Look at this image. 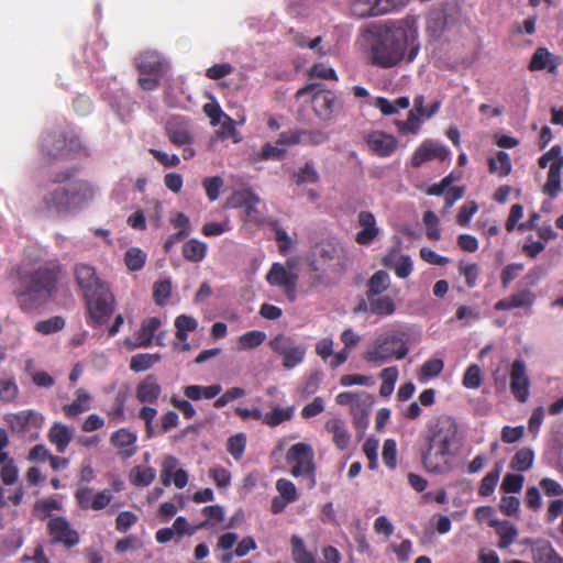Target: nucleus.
Segmentation results:
<instances>
[{"label":"nucleus","instance_id":"nucleus-16","mask_svg":"<svg viewBox=\"0 0 563 563\" xmlns=\"http://www.w3.org/2000/svg\"><path fill=\"white\" fill-rule=\"evenodd\" d=\"M450 152L442 144L427 140L415 151L411 157V165L420 167L423 163L431 159H439L441 162L449 158Z\"/></svg>","mask_w":563,"mask_h":563},{"label":"nucleus","instance_id":"nucleus-29","mask_svg":"<svg viewBox=\"0 0 563 563\" xmlns=\"http://www.w3.org/2000/svg\"><path fill=\"white\" fill-rule=\"evenodd\" d=\"M177 459L168 456L164 462V468L162 471V482L165 486L170 484V477H173L174 485L181 489L188 484V474L185 470L178 468L172 474V470L176 466Z\"/></svg>","mask_w":563,"mask_h":563},{"label":"nucleus","instance_id":"nucleus-41","mask_svg":"<svg viewBox=\"0 0 563 563\" xmlns=\"http://www.w3.org/2000/svg\"><path fill=\"white\" fill-rule=\"evenodd\" d=\"M291 556L295 563H316L314 555L306 550L302 539L298 536L291 538Z\"/></svg>","mask_w":563,"mask_h":563},{"label":"nucleus","instance_id":"nucleus-2","mask_svg":"<svg viewBox=\"0 0 563 563\" xmlns=\"http://www.w3.org/2000/svg\"><path fill=\"white\" fill-rule=\"evenodd\" d=\"M456 420L449 415H440L427 424L426 449L421 453L423 467L429 473L443 474L451 470L452 459L462 445Z\"/></svg>","mask_w":563,"mask_h":563},{"label":"nucleus","instance_id":"nucleus-64","mask_svg":"<svg viewBox=\"0 0 563 563\" xmlns=\"http://www.w3.org/2000/svg\"><path fill=\"white\" fill-rule=\"evenodd\" d=\"M525 266L521 263H512L506 265L500 274V280L504 288H507L510 283L516 279L519 274L523 271Z\"/></svg>","mask_w":563,"mask_h":563},{"label":"nucleus","instance_id":"nucleus-52","mask_svg":"<svg viewBox=\"0 0 563 563\" xmlns=\"http://www.w3.org/2000/svg\"><path fill=\"white\" fill-rule=\"evenodd\" d=\"M172 294V283L168 279L153 285V299L157 306H165Z\"/></svg>","mask_w":563,"mask_h":563},{"label":"nucleus","instance_id":"nucleus-44","mask_svg":"<svg viewBox=\"0 0 563 563\" xmlns=\"http://www.w3.org/2000/svg\"><path fill=\"white\" fill-rule=\"evenodd\" d=\"M398 368L396 366L386 367L380 372L379 376L383 383L379 388V394L383 397H388L391 395L398 378Z\"/></svg>","mask_w":563,"mask_h":563},{"label":"nucleus","instance_id":"nucleus-34","mask_svg":"<svg viewBox=\"0 0 563 563\" xmlns=\"http://www.w3.org/2000/svg\"><path fill=\"white\" fill-rule=\"evenodd\" d=\"M208 246L205 242L197 239H190L183 245V256L186 261L199 263L205 260Z\"/></svg>","mask_w":563,"mask_h":563},{"label":"nucleus","instance_id":"nucleus-14","mask_svg":"<svg viewBox=\"0 0 563 563\" xmlns=\"http://www.w3.org/2000/svg\"><path fill=\"white\" fill-rule=\"evenodd\" d=\"M297 279L298 276L280 263H274L266 275L267 283L282 287L289 301L296 300Z\"/></svg>","mask_w":563,"mask_h":563},{"label":"nucleus","instance_id":"nucleus-47","mask_svg":"<svg viewBox=\"0 0 563 563\" xmlns=\"http://www.w3.org/2000/svg\"><path fill=\"white\" fill-rule=\"evenodd\" d=\"M420 117L421 115L416 113V111H409L407 120L396 121L398 132L400 134H417L421 125Z\"/></svg>","mask_w":563,"mask_h":563},{"label":"nucleus","instance_id":"nucleus-43","mask_svg":"<svg viewBox=\"0 0 563 563\" xmlns=\"http://www.w3.org/2000/svg\"><path fill=\"white\" fill-rule=\"evenodd\" d=\"M500 477V466L497 464L494 470L489 471L481 481L478 487V495L482 497L490 496L499 481Z\"/></svg>","mask_w":563,"mask_h":563},{"label":"nucleus","instance_id":"nucleus-59","mask_svg":"<svg viewBox=\"0 0 563 563\" xmlns=\"http://www.w3.org/2000/svg\"><path fill=\"white\" fill-rule=\"evenodd\" d=\"M383 462L390 468L395 470L397 466V444L393 439H387L383 445Z\"/></svg>","mask_w":563,"mask_h":563},{"label":"nucleus","instance_id":"nucleus-10","mask_svg":"<svg viewBox=\"0 0 563 563\" xmlns=\"http://www.w3.org/2000/svg\"><path fill=\"white\" fill-rule=\"evenodd\" d=\"M46 530L49 536V543L53 545L71 549L80 542L79 532L71 527L65 517L52 516L47 521Z\"/></svg>","mask_w":563,"mask_h":563},{"label":"nucleus","instance_id":"nucleus-36","mask_svg":"<svg viewBox=\"0 0 563 563\" xmlns=\"http://www.w3.org/2000/svg\"><path fill=\"white\" fill-rule=\"evenodd\" d=\"M243 199L241 201L242 206L245 209L246 217L256 224H261L263 222V216L257 210L256 206L260 202V198L253 191H244L240 195Z\"/></svg>","mask_w":563,"mask_h":563},{"label":"nucleus","instance_id":"nucleus-6","mask_svg":"<svg viewBox=\"0 0 563 563\" xmlns=\"http://www.w3.org/2000/svg\"><path fill=\"white\" fill-rule=\"evenodd\" d=\"M409 333L404 329H393L378 334L366 350L363 358L380 366L391 360H402L409 353Z\"/></svg>","mask_w":563,"mask_h":563},{"label":"nucleus","instance_id":"nucleus-15","mask_svg":"<svg viewBox=\"0 0 563 563\" xmlns=\"http://www.w3.org/2000/svg\"><path fill=\"white\" fill-rule=\"evenodd\" d=\"M137 434L128 428H120L110 437V443L118 450V454L123 460H129L137 452Z\"/></svg>","mask_w":563,"mask_h":563},{"label":"nucleus","instance_id":"nucleus-57","mask_svg":"<svg viewBox=\"0 0 563 563\" xmlns=\"http://www.w3.org/2000/svg\"><path fill=\"white\" fill-rule=\"evenodd\" d=\"M463 386L470 389H476L482 385V371L477 364L467 367L463 376Z\"/></svg>","mask_w":563,"mask_h":563},{"label":"nucleus","instance_id":"nucleus-60","mask_svg":"<svg viewBox=\"0 0 563 563\" xmlns=\"http://www.w3.org/2000/svg\"><path fill=\"white\" fill-rule=\"evenodd\" d=\"M0 478L4 485H12L18 479L19 470L14 460L8 456V461L1 464Z\"/></svg>","mask_w":563,"mask_h":563},{"label":"nucleus","instance_id":"nucleus-42","mask_svg":"<svg viewBox=\"0 0 563 563\" xmlns=\"http://www.w3.org/2000/svg\"><path fill=\"white\" fill-rule=\"evenodd\" d=\"M444 363L441 358H431L426 361L418 373V379L421 383H426L427 380L438 377L443 371Z\"/></svg>","mask_w":563,"mask_h":563},{"label":"nucleus","instance_id":"nucleus-38","mask_svg":"<svg viewBox=\"0 0 563 563\" xmlns=\"http://www.w3.org/2000/svg\"><path fill=\"white\" fill-rule=\"evenodd\" d=\"M292 416H294V407L292 406L287 407V408H280L277 406V407L273 408L272 411L264 413L263 423L271 428H275L283 422L290 420L292 418Z\"/></svg>","mask_w":563,"mask_h":563},{"label":"nucleus","instance_id":"nucleus-56","mask_svg":"<svg viewBox=\"0 0 563 563\" xmlns=\"http://www.w3.org/2000/svg\"><path fill=\"white\" fill-rule=\"evenodd\" d=\"M422 220L427 228L426 234L428 239L438 241L441 238V233L439 229V218L437 214L433 211L428 210L423 213Z\"/></svg>","mask_w":563,"mask_h":563},{"label":"nucleus","instance_id":"nucleus-5","mask_svg":"<svg viewBox=\"0 0 563 563\" xmlns=\"http://www.w3.org/2000/svg\"><path fill=\"white\" fill-rule=\"evenodd\" d=\"M77 173L76 168H67L56 173L42 186L41 209L53 217H62L69 213L75 207L76 198L82 194L92 197L93 190L87 181H76L66 185Z\"/></svg>","mask_w":563,"mask_h":563},{"label":"nucleus","instance_id":"nucleus-23","mask_svg":"<svg viewBox=\"0 0 563 563\" xmlns=\"http://www.w3.org/2000/svg\"><path fill=\"white\" fill-rule=\"evenodd\" d=\"M161 319L157 317L144 319L140 329L135 332V343L132 344V347L150 346L155 333L161 328Z\"/></svg>","mask_w":563,"mask_h":563},{"label":"nucleus","instance_id":"nucleus-45","mask_svg":"<svg viewBox=\"0 0 563 563\" xmlns=\"http://www.w3.org/2000/svg\"><path fill=\"white\" fill-rule=\"evenodd\" d=\"M198 322L195 318L180 314L175 319L176 338L180 341L187 340V333L197 329Z\"/></svg>","mask_w":563,"mask_h":563},{"label":"nucleus","instance_id":"nucleus-9","mask_svg":"<svg viewBox=\"0 0 563 563\" xmlns=\"http://www.w3.org/2000/svg\"><path fill=\"white\" fill-rule=\"evenodd\" d=\"M42 154L47 163L56 159H67L81 151L79 139H67L63 133L48 132L42 140Z\"/></svg>","mask_w":563,"mask_h":563},{"label":"nucleus","instance_id":"nucleus-28","mask_svg":"<svg viewBox=\"0 0 563 563\" xmlns=\"http://www.w3.org/2000/svg\"><path fill=\"white\" fill-rule=\"evenodd\" d=\"M325 429L332 434V441L339 450L344 451L349 448L351 434L343 420L330 419L325 422Z\"/></svg>","mask_w":563,"mask_h":563},{"label":"nucleus","instance_id":"nucleus-33","mask_svg":"<svg viewBox=\"0 0 563 563\" xmlns=\"http://www.w3.org/2000/svg\"><path fill=\"white\" fill-rule=\"evenodd\" d=\"M536 563H563V558L549 541H539L532 549Z\"/></svg>","mask_w":563,"mask_h":563},{"label":"nucleus","instance_id":"nucleus-39","mask_svg":"<svg viewBox=\"0 0 563 563\" xmlns=\"http://www.w3.org/2000/svg\"><path fill=\"white\" fill-rule=\"evenodd\" d=\"M511 159L508 153L500 151L496 158L488 159V169L490 173H497L500 177H506L511 173Z\"/></svg>","mask_w":563,"mask_h":563},{"label":"nucleus","instance_id":"nucleus-37","mask_svg":"<svg viewBox=\"0 0 563 563\" xmlns=\"http://www.w3.org/2000/svg\"><path fill=\"white\" fill-rule=\"evenodd\" d=\"M534 452L530 448H522L516 452L510 461V467L518 472H526L532 467Z\"/></svg>","mask_w":563,"mask_h":563},{"label":"nucleus","instance_id":"nucleus-20","mask_svg":"<svg viewBox=\"0 0 563 563\" xmlns=\"http://www.w3.org/2000/svg\"><path fill=\"white\" fill-rule=\"evenodd\" d=\"M162 395V386L154 374L146 375L136 386L135 396L142 404L154 405Z\"/></svg>","mask_w":563,"mask_h":563},{"label":"nucleus","instance_id":"nucleus-49","mask_svg":"<svg viewBox=\"0 0 563 563\" xmlns=\"http://www.w3.org/2000/svg\"><path fill=\"white\" fill-rule=\"evenodd\" d=\"M202 514L206 516V520L198 526L200 529H207L224 519V510L219 505L203 507Z\"/></svg>","mask_w":563,"mask_h":563},{"label":"nucleus","instance_id":"nucleus-25","mask_svg":"<svg viewBox=\"0 0 563 563\" xmlns=\"http://www.w3.org/2000/svg\"><path fill=\"white\" fill-rule=\"evenodd\" d=\"M534 296L529 289H522L509 297L503 298L495 303V309L511 310L515 308H530L533 305Z\"/></svg>","mask_w":563,"mask_h":563},{"label":"nucleus","instance_id":"nucleus-40","mask_svg":"<svg viewBox=\"0 0 563 563\" xmlns=\"http://www.w3.org/2000/svg\"><path fill=\"white\" fill-rule=\"evenodd\" d=\"M161 361V355L157 353H139L131 357L130 368L131 371L139 373L150 369L157 362Z\"/></svg>","mask_w":563,"mask_h":563},{"label":"nucleus","instance_id":"nucleus-27","mask_svg":"<svg viewBox=\"0 0 563 563\" xmlns=\"http://www.w3.org/2000/svg\"><path fill=\"white\" fill-rule=\"evenodd\" d=\"M563 167V157L551 163L548 172L547 181L542 188V192L550 198H556L562 188H561V170Z\"/></svg>","mask_w":563,"mask_h":563},{"label":"nucleus","instance_id":"nucleus-1","mask_svg":"<svg viewBox=\"0 0 563 563\" xmlns=\"http://www.w3.org/2000/svg\"><path fill=\"white\" fill-rule=\"evenodd\" d=\"M373 35L372 64L383 68H391L404 59L411 63L420 51L418 27L409 19L379 25L373 31Z\"/></svg>","mask_w":563,"mask_h":563},{"label":"nucleus","instance_id":"nucleus-4","mask_svg":"<svg viewBox=\"0 0 563 563\" xmlns=\"http://www.w3.org/2000/svg\"><path fill=\"white\" fill-rule=\"evenodd\" d=\"M74 276L87 308V324L100 328L106 324L115 308V298L107 282L102 280L96 268L85 263L74 267Z\"/></svg>","mask_w":563,"mask_h":563},{"label":"nucleus","instance_id":"nucleus-58","mask_svg":"<svg viewBox=\"0 0 563 563\" xmlns=\"http://www.w3.org/2000/svg\"><path fill=\"white\" fill-rule=\"evenodd\" d=\"M276 489L279 496L287 499L289 503H295L299 498L295 484L289 479L279 478L276 482Z\"/></svg>","mask_w":563,"mask_h":563},{"label":"nucleus","instance_id":"nucleus-12","mask_svg":"<svg viewBox=\"0 0 563 563\" xmlns=\"http://www.w3.org/2000/svg\"><path fill=\"white\" fill-rule=\"evenodd\" d=\"M510 391L518 402L525 404L530 397L531 380L528 375L527 364L523 360L517 358L510 367Z\"/></svg>","mask_w":563,"mask_h":563},{"label":"nucleus","instance_id":"nucleus-18","mask_svg":"<svg viewBox=\"0 0 563 563\" xmlns=\"http://www.w3.org/2000/svg\"><path fill=\"white\" fill-rule=\"evenodd\" d=\"M365 140L371 151L379 157L390 156L398 147L397 139L382 131L369 133Z\"/></svg>","mask_w":563,"mask_h":563},{"label":"nucleus","instance_id":"nucleus-24","mask_svg":"<svg viewBox=\"0 0 563 563\" xmlns=\"http://www.w3.org/2000/svg\"><path fill=\"white\" fill-rule=\"evenodd\" d=\"M136 69L143 75L163 76V62L155 52L141 53L135 58Z\"/></svg>","mask_w":563,"mask_h":563},{"label":"nucleus","instance_id":"nucleus-19","mask_svg":"<svg viewBox=\"0 0 563 563\" xmlns=\"http://www.w3.org/2000/svg\"><path fill=\"white\" fill-rule=\"evenodd\" d=\"M335 401L341 406H350L352 415L356 417L358 412L367 413L372 398L366 391H342L336 395Z\"/></svg>","mask_w":563,"mask_h":563},{"label":"nucleus","instance_id":"nucleus-3","mask_svg":"<svg viewBox=\"0 0 563 563\" xmlns=\"http://www.w3.org/2000/svg\"><path fill=\"white\" fill-rule=\"evenodd\" d=\"M63 276L57 261H47L32 271L18 269L13 295L19 307L25 312L44 307L57 295Z\"/></svg>","mask_w":563,"mask_h":563},{"label":"nucleus","instance_id":"nucleus-21","mask_svg":"<svg viewBox=\"0 0 563 563\" xmlns=\"http://www.w3.org/2000/svg\"><path fill=\"white\" fill-rule=\"evenodd\" d=\"M560 65V57L551 53L547 47H538L528 65L530 71L548 70L555 75Z\"/></svg>","mask_w":563,"mask_h":563},{"label":"nucleus","instance_id":"nucleus-55","mask_svg":"<svg viewBox=\"0 0 563 563\" xmlns=\"http://www.w3.org/2000/svg\"><path fill=\"white\" fill-rule=\"evenodd\" d=\"M296 184H316L319 180V174L311 162H307L296 174Z\"/></svg>","mask_w":563,"mask_h":563},{"label":"nucleus","instance_id":"nucleus-7","mask_svg":"<svg viewBox=\"0 0 563 563\" xmlns=\"http://www.w3.org/2000/svg\"><path fill=\"white\" fill-rule=\"evenodd\" d=\"M286 461L291 465L290 474L301 478L307 489H312L316 484L314 452L310 444L299 442L289 448Z\"/></svg>","mask_w":563,"mask_h":563},{"label":"nucleus","instance_id":"nucleus-32","mask_svg":"<svg viewBox=\"0 0 563 563\" xmlns=\"http://www.w3.org/2000/svg\"><path fill=\"white\" fill-rule=\"evenodd\" d=\"M75 396L71 404L63 406V412L67 418H76L90 409L91 396L84 388L77 389Z\"/></svg>","mask_w":563,"mask_h":563},{"label":"nucleus","instance_id":"nucleus-46","mask_svg":"<svg viewBox=\"0 0 563 563\" xmlns=\"http://www.w3.org/2000/svg\"><path fill=\"white\" fill-rule=\"evenodd\" d=\"M156 473L153 467L136 466L131 471L130 478L135 486H148L155 479Z\"/></svg>","mask_w":563,"mask_h":563},{"label":"nucleus","instance_id":"nucleus-26","mask_svg":"<svg viewBox=\"0 0 563 563\" xmlns=\"http://www.w3.org/2000/svg\"><path fill=\"white\" fill-rule=\"evenodd\" d=\"M489 526L495 528L499 537L497 547L501 550L510 547L518 537V529L508 520L490 519Z\"/></svg>","mask_w":563,"mask_h":563},{"label":"nucleus","instance_id":"nucleus-51","mask_svg":"<svg viewBox=\"0 0 563 563\" xmlns=\"http://www.w3.org/2000/svg\"><path fill=\"white\" fill-rule=\"evenodd\" d=\"M19 395V387L13 378L0 377V400L12 402Z\"/></svg>","mask_w":563,"mask_h":563},{"label":"nucleus","instance_id":"nucleus-53","mask_svg":"<svg viewBox=\"0 0 563 563\" xmlns=\"http://www.w3.org/2000/svg\"><path fill=\"white\" fill-rule=\"evenodd\" d=\"M265 340V332L252 330L242 334L239 339V343L243 350H249L260 346Z\"/></svg>","mask_w":563,"mask_h":563},{"label":"nucleus","instance_id":"nucleus-50","mask_svg":"<svg viewBox=\"0 0 563 563\" xmlns=\"http://www.w3.org/2000/svg\"><path fill=\"white\" fill-rule=\"evenodd\" d=\"M146 261V254L137 247L129 249L125 252L124 262L126 267L132 272H137L143 268Z\"/></svg>","mask_w":563,"mask_h":563},{"label":"nucleus","instance_id":"nucleus-48","mask_svg":"<svg viewBox=\"0 0 563 563\" xmlns=\"http://www.w3.org/2000/svg\"><path fill=\"white\" fill-rule=\"evenodd\" d=\"M64 327L65 319L60 316H54L46 320L38 321L35 324V331L47 335L63 330Z\"/></svg>","mask_w":563,"mask_h":563},{"label":"nucleus","instance_id":"nucleus-54","mask_svg":"<svg viewBox=\"0 0 563 563\" xmlns=\"http://www.w3.org/2000/svg\"><path fill=\"white\" fill-rule=\"evenodd\" d=\"M246 446V437L244 433H238L229 438L227 443L228 452L234 460L242 459Z\"/></svg>","mask_w":563,"mask_h":563},{"label":"nucleus","instance_id":"nucleus-62","mask_svg":"<svg viewBox=\"0 0 563 563\" xmlns=\"http://www.w3.org/2000/svg\"><path fill=\"white\" fill-rule=\"evenodd\" d=\"M302 134L301 130L284 131L279 134L276 144L280 146H294L306 143V140L302 139Z\"/></svg>","mask_w":563,"mask_h":563},{"label":"nucleus","instance_id":"nucleus-30","mask_svg":"<svg viewBox=\"0 0 563 563\" xmlns=\"http://www.w3.org/2000/svg\"><path fill=\"white\" fill-rule=\"evenodd\" d=\"M47 439L56 445L58 453H64L73 439V433L67 426L54 422L48 431Z\"/></svg>","mask_w":563,"mask_h":563},{"label":"nucleus","instance_id":"nucleus-17","mask_svg":"<svg viewBox=\"0 0 563 563\" xmlns=\"http://www.w3.org/2000/svg\"><path fill=\"white\" fill-rule=\"evenodd\" d=\"M165 133L168 141L177 146L192 145L194 136L188 130L187 121L184 117H173L165 124Z\"/></svg>","mask_w":563,"mask_h":563},{"label":"nucleus","instance_id":"nucleus-13","mask_svg":"<svg viewBox=\"0 0 563 563\" xmlns=\"http://www.w3.org/2000/svg\"><path fill=\"white\" fill-rule=\"evenodd\" d=\"M4 420L13 433L25 435L42 428L44 416L35 410H21L7 415Z\"/></svg>","mask_w":563,"mask_h":563},{"label":"nucleus","instance_id":"nucleus-11","mask_svg":"<svg viewBox=\"0 0 563 563\" xmlns=\"http://www.w3.org/2000/svg\"><path fill=\"white\" fill-rule=\"evenodd\" d=\"M269 347L283 356V366L294 368L303 361L306 350L296 345L294 340L284 334H278L268 342Z\"/></svg>","mask_w":563,"mask_h":563},{"label":"nucleus","instance_id":"nucleus-61","mask_svg":"<svg viewBox=\"0 0 563 563\" xmlns=\"http://www.w3.org/2000/svg\"><path fill=\"white\" fill-rule=\"evenodd\" d=\"M206 195L210 201H216L220 196V189L223 186V179L220 176L207 177L202 181Z\"/></svg>","mask_w":563,"mask_h":563},{"label":"nucleus","instance_id":"nucleus-31","mask_svg":"<svg viewBox=\"0 0 563 563\" xmlns=\"http://www.w3.org/2000/svg\"><path fill=\"white\" fill-rule=\"evenodd\" d=\"M368 301V312L378 317H389L396 311L395 300L390 296H373L366 298Z\"/></svg>","mask_w":563,"mask_h":563},{"label":"nucleus","instance_id":"nucleus-22","mask_svg":"<svg viewBox=\"0 0 563 563\" xmlns=\"http://www.w3.org/2000/svg\"><path fill=\"white\" fill-rule=\"evenodd\" d=\"M357 221L362 230L356 233V243L360 245L371 244L379 234L374 214L369 211H361Z\"/></svg>","mask_w":563,"mask_h":563},{"label":"nucleus","instance_id":"nucleus-8","mask_svg":"<svg viewBox=\"0 0 563 563\" xmlns=\"http://www.w3.org/2000/svg\"><path fill=\"white\" fill-rule=\"evenodd\" d=\"M319 84H310L300 88L296 92L297 98L307 93H312L311 104L314 114L322 121L332 120L341 109V103L336 95L327 89H319Z\"/></svg>","mask_w":563,"mask_h":563},{"label":"nucleus","instance_id":"nucleus-63","mask_svg":"<svg viewBox=\"0 0 563 563\" xmlns=\"http://www.w3.org/2000/svg\"><path fill=\"white\" fill-rule=\"evenodd\" d=\"M523 481L522 475L508 473L503 479L501 489L505 493H519L522 489Z\"/></svg>","mask_w":563,"mask_h":563},{"label":"nucleus","instance_id":"nucleus-35","mask_svg":"<svg viewBox=\"0 0 563 563\" xmlns=\"http://www.w3.org/2000/svg\"><path fill=\"white\" fill-rule=\"evenodd\" d=\"M390 285V277L386 271H377L375 272L366 284V298L382 295L385 290L388 289Z\"/></svg>","mask_w":563,"mask_h":563}]
</instances>
